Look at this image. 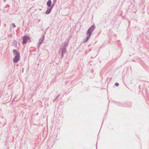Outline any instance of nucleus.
<instances>
[{
    "instance_id": "f257e3e1",
    "label": "nucleus",
    "mask_w": 149,
    "mask_h": 149,
    "mask_svg": "<svg viewBox=\"0 0 149 149\" xmlns=\"http://www.w3.org/2000/svg\"><path fill=\"white\" fill-rule=\"evenodd\" d=\"M95 29V26L94 25H93L91 26L88 29L87 32L86 34L89 35L91 36V34L93 31Z\"/></svg>"
},
{
    "instance_id": "f03ea898",
    "label": "nucleus",
    "mask_w": 149,
    "mask_h": 149,
    "mask_svg": "<svg viewBox=\"0 0 149 149\" xmlns=\"http://www.w3.org/2000/svg\"><path fill=\"white\" fill-rule=\"evenodd\" d=\"M45 38V35L44 34H42L41 35V38L39 40V43L38 44V47H39L40 45L42 44Z\"/></svg>"
},
{
    "instance_id": "7ed1b4c3",
    "label": "nucleus",
    "mask_w": 149,
    "mask_h": 149,
    "mask_svg": "<svg viewBox=\"0 0 149 149\" xmlns=\"http://www.w3.org/2000/svg\"><path fill=\"white\" fill-rule=\"evenodd\" d=\"M23 43L25 44L26 43L27 40L29 39V37L27 35L24 36L23 38Z\"/></svg>"
},
{
    "instance_id": "20e7f679",
    "label": "nucleus",
    "mask_w": 149,
    "mask_h": 149,
    "mask_svg": "<svg viewBox=\"0 0 149 149\" xmlns=\"http://www.w3.org/2000/svg\"><path fill=\"white\" fill-rule=\"evenodd\" d=\"M20 58V55L15 56L13 58V61L14 63H16L18 62Z\"/></svg>"
},
{
    "instance_id": "39448f33",
    "label": "nucleus",
    "mask_w": 149,
    "mask_h": 149,
    "mask_svg": "<svg viewBox=\"0 0 149 149\" xmlns=\"http://www.w3.org/2000/svg\"><path fill=\"white\" fill-rule=\"evenodd\" d=\"M52 9V8H51V7H50V8H47V10L45 12V14L47 15L49 14L51 12Z\"/></svg>"
},
{
    "instance_id": "423d86ee",
    "label": "nucleus",
    "mask_w": 149,
    "mask_h": 149,
    "mask_svg": "<svg viewBox=\"0 0 149 149\" xmlns=\"http://www.w3.org/2000/svg\"><path fill=\"white\" fill-rule=\"evenodd\" d=\"M13 53L15 55V56H18L20 55V53L19 52H18L17 51V50H16L15 49H14L13 50Z\"/></svg>"
},
{
    "instance_id": "0eeeda50",
    "label": "nucleus",
    "mask_w": 149,
    "mask_h": 149,
    "mask_svg": "<svg viewBox=\"0 0 149 149\" xmlns=\"http://www.w3.org/2000/svg\"><path fill=\"white\" fill-rule=\"evenodd\" d=\"M91 36L87 34L86 38L84 40L83 42L84 43L86 42L90 38Z\"/></svg>"
},
{
    "instance_id": "6e6552de",
    "label": "nucleus",
    "mask_w": 149,
    "mask_h": 149,
    "mask_svg": "<svg viewBox=\"0 0 149 149\" xmlns=\"http://www.w3.org/2000/svg\"><path fill=\"white\" fill-rule=\"evenodd\" d=\"M68 42L67 43H66V42H65L62 44L61 46L63 48H66V47L68 46Z\"/></svg>"
},
{
    "instance_id": "1a4fd4ad",
    "label": "nucleus",
    "mask_w": 149,
    "mask_h": 149,
    "mask_svg": "<svg viewBox=\"0 0 149 149\" xmlns=\"http://www.w3.org/2000/svg\"><path fill=\"white\" fill-rule=\"evenodd\" d=\"M60 50H61V53H64V54H65L66 52L67 51L66 48H62V49L60 48Z\"/></svg>"
},
{
    "instance_id": "9d476101",
    "label": "nucleus",
    "mask_w": 149,
    "mask_h": 149,
    "mask_svg": "<svg viewBox=\"0 0 149 149\" xmlns=\"http://www.w3.org/2000/svg\"><path fill=\"white\" fill-rule=\"evenodd\" d=\"M52 1L51 0H49L47 2V5L49 7H50L51 6Z\"/></svg>"
},
{
    "instance_id": "9b49d317",
    "label": "nucleus",
    "mask_w": 149,
    "mask_h": 149,
    "mask_svg": "<svg viewBox=\"0 0 149 149\" xmlns=\"http://www.w3.org/2000/svg\"><path fill=\"white\" fill-rule=\"evenodd\" d=\"M56 3L55 2H53L52 4H51V6L50 7L51 8H52L53 9V7L55 6V5Z\"/></svg>"
},
{
    "instance_id": "f8f14e48",
    "label": "nucleus",
    "mask_w": 149,
    "mask_h": 149,
    "mask_svg": "<svg viewBox=\"0 0 149 149\" xmlns=\"http://www.w3.org/2000/svg\"><path fill=\"white\" fill-rule=\"evenodd\" d=\"M119 85V84L118 82H116L115 84V86H118Z\"/></svg>"
},
{
    "instance_id": "ddd939ff",
    "label": "nucleus",
    "mask_w": 149,
    "mask_h": 149,
    "mask_svg": "<svg viewBox=\"0 0 149 149\" xmlns=\"http://www.w3.org/2000/svg\"><path fill=\"white\" fill-rule=\"evenodd\" d=\"M12 26L13 28H15L16 27V25L15 23H13L12 24Z\"/></svg>"
},
{
    "instance_id": "4468645a",
    "label": "nucleus",
    "mask_w": 149,
    "mask_h": 149,
    "mask_svg": "<svg viewBox=\"0 0 149 149\" xmlns=\"http://www.w3.org/2000/svg\"><path fill=\"white\" fill-rule=\"evenodd\" d=\"M64 53H61V58H63L64 56Z\"/></svg>"
},
{
    "instance_id": "2eb2a0df",
    "label": "nucleus",
    "mask_w": 149,
    "mask_h": 149,
    "mask_svg": "<svg viewBox=\"0 0 149 149\" xmlns=\"http://www.w3.org/2000/svg\"><path fill=\"white\" fill-rule=\"evenodd\" d=\"M60 94H59L57 96V97H56V99H58V97L59 96H60Z\"/></svg>"
},
{
    "instance_id": "dca6fc26",
    "label": "nucleus",
    "mask_w": 149,
    "mask_h": 149,
    "mask_svg": "<svg viewBox=\"0 0 149 149\" xmlns=\"http://www.w3.org/2000/svg\"><path fill=\"white\" fill-rule=\"evenodd\" d=\"M56 1H57V0H53V2L56 3Z\"/></svg>"
},
{
    "instance_id": "f3484780",
    "label": "nucleus",
    "mask_w": 149,
    "mask_h": 149,
    "mask_svg": "<svg viewBox=\"0 0 149 149\" xmlns=\"http://www.w3.org/2000/svg\"><path fill=\"white\" fill-rule=\"evenodd\" d=\"M6 0H3V1L4 2H5L6 1Z\"/></svg>"
},
{
    "instance_id": "a211bd4d",
    "label": "nucleus",
    "mask_w": 149,
    "mask_h": 149,
    "mask_svg": "<svg viewBox=\"0 0 149 149\" xmlns=\"http://www.w3.org/2000/svg\"><path fill=\"white\" fill-rule=\"evenodd\" d=\"M56 99V98L54 100L53 102H54Z\"/></svg>"
},
{
    "instance_id": "6ab92c4d",
    "label": "nucleus",
    "mask_w": 149,
    "mask_h": 149,
    "mask_svg": "<svg viewBox=\"0 0 149 149\" xmlns=\"http://www.w3.org/2000/svg\"><path fill=\"white\" fill-rule=\"evenodd\" d=\"M15 45H17V43H16L15 44Z\"/></svg>"
},
{
    "instance_id": "aec40b11",
    "label": "nucleus",
    "mask_w": 149,
    "mask_h": 149,
    "mask_svg": "<svg viewBox=\"0 0 149 149\" xmlns=\"http://www.w3.org/2000/svg\"><path fill=\"white\" fill-rule=\"evenodd\" d=\"M12 35H11L10 36V37H11V36H12Z\"/></svg>"
},
{
    "instance_id": "412c9836",
    "label": "nucleus",
    "mask_w": 149,
    "mask_h": 149,
    "mask_svg": "<svg viewBox=\"0 0 149 149\" xmlns=\"http://www.w3.org/2000/svg\"><path fill=\"white\" fill-rule=\"evenodd\" d=\"M17 43L16 41L15 42V43Z\"/></svg>"
}]
</instances>
